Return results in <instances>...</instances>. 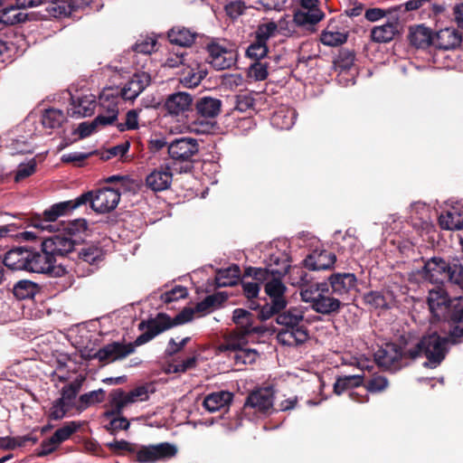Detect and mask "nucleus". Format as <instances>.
<instances>
[{
	"label": "nucleus",
	"mask_w": 463,
	"mask_h": 463,
	"mask_svg": "<svg viewBox=\"0 0 463 463\" xmlns=\"http://www.w3.org/2000/svg\"><path fill=\"white\" fill-rule=\"evenodd\" d=\"M290 280L292 285L300 288L302 301L317 313L331 315L340 310L342 302L332 296L327 283L312 282L309 274L301 268L292 269Z\"/></svg>",
	"instance_id": "f257e3e1"
},
{
	"label": "nucleus",
	"mask_w": 463,
	"mask_h": 463,
	"mask_svg": "<svg viewBox=\"0 0 463 463\" xmlns=\"http://www.w3.org/2000/svg\"><path fill=\"white\" fill-rule=\"evenodd\" d=\"M448 322L449 326V335L441 337L437 333H431L424 335L420 341L415 345V348L410 351L412 359L420 356H425L427 361L423 364L424 366L430 368H436L444 360L448 352V344H457L463 338V321Z\"/></svg>",
	"instance_id": "f03ea898"
},
{
	"label": "nucleus",
	"mask_w": 463,
	"mask_h": 463,
	"mask_svg": "<svg viewBox=\"0 0 463 463\" xmlns=\"http://www.w3.org/2000/svg\"><path fill=\"white\" fill-rule=\"evenodd\" d=\"M276 321L282 326L276 336L279 344L297 346L308 339V330L304 320V311L301 308L290 307L279 313Z\"/></svg>",
	"instance_id": "7ed1b4c3"
},
{
	"label": "nucleus",
	"mask_w": 463,
	"mask_h": 463,
	"mask_svg": "<svg viewBox=\"0 0 463 463\" xmlns=\"http://www.w3.org/2000/svg\"><path fill=\"white\" fill-rule=\"evenodd\" d=\"M425 278L432 283H443L445 280L463 289V264L458 260L447 262L445 260L433 257L424 265Z\"/></svg>",
	"instance_id": "20e7f679"
},
{
	"label": "nucleus",
	"mask_w": 463,
	"mask_h": 463,
	"mask_svg": "<svg viewBox=\"0 0 463 463\" xmlns=\"http://www.w3.org/2000/svg\"><path fill=\"white\" fill-rule=\"evenodd\" d=\"M430 313L437 320L463 321V300H449L445 292L440 289H430L428 297Z\"/></svg>",
	"instance_id": "39448f33"
},
{
	"label": "nucleus",
	"mask_w": 463,
	"mask_h": 463,
	"mask_svg": "<svg viewBox=\"0 0 463 463\" xmlns=\"http://www.w3.org/2000/svg\"><path fill=\"white\" fill-rule=\"evenodd\" d=\"M85 200L86 195H80L75 200L54 203L43 212V217L37 216L33 218L31 225L40 231L52 232L57 228V224L52 222H54L59 217L65 216L79 206L82 205Z\"/></svg>",
	"instance_id": "423d86ee"
},
{
	"label": "nucleus",
	"mask_w": 463,
	"mask_h": 463,
	"mask_svg": "<svg viewBox=\"0 0 463 463\" xmlns=\"http://www.w3.org/2000/svg\"><path fill=\"white\" fill-rule=\"evenodd\" d=\"M208 61L216 70L232 68L237 61V51L232 43L226 40L213 39L206 45Z\"/></svg>",
	"instance_id": "0eeeda50"
},
{
	"label": "nucleus",
	"mask_w": 463,
	"mask_h": 463,
	"mask_svg": "<svg viewBox=\"0 0 463 463\" xmlns=\"http://www.w3.org/2000/svg\"><path fill=\"white\" fill-rule=\"evenodd\" d=\"M147 387L142 385L126 392L122 389L113 390L109 394V404L111 411L104 413V417H110L114 414H121L122 411L136 402H144L148 399Z\"/></svg>",
	"instance_id": "6e6552de"
},
{
	"label": "nucleus",
	"mask_w": 463,
	"mask_h": 463,
	"mask_svg": "<svg viewBox=\"0 0 463 463\" xmlns=\"http://www.w3.org/2000/svg\"><path fill=\"white\" fill-rule=\"evenodd\" d=\"M86 195L84 203H90L91 208L99 213H106L113 211L120 201V192L114 188H101L95 192L83 194Z\"/></svg>",
	"instance_id": "1a4fd4ad"
},
{
	"label": "nucleus",
	"mask_w": 463,
	"mask_h": 463,
	"mask_svg": "<svg viewBox=\"0 0 463 463\" xmlns=\"http://www.w3.org/2000/svg\"><path fill=\"white\" fill-rule=\"evenodd\" d=\"M151 78L146 72H137L120 89L107 88L103 90H114L115 102L118 105L120 99L133 101L150 84Z\"/></svg>",
	"instance_id": "9d476101"
},
{
	"label": "nucleus",
	"mask_w": 463,
	"mask_h": 463,
	"mask_svg": "<svg viewBox=\"0 0 463 463\" xmlns=\"http://www.w3.org/2000/svg\"><path fill=\"white\" fill-rule=\"evenodd\" d=\"M414 348L415 346L406 353H403L399 345L392 343L385 344L375 352L374 361L380 367L396 371L402 366V360L404 355L408 354L412 358L410 354V351Z\"/></svg>",
	"instance_id": "9b49d317"
},
{
	"label": "nucleus",
	"mask_w": 463,
	"mask_h": 463,
	"mask_svg": "<svg viewBox=\"0 0 463 463\" xmlns=\"http://www.w3.org/2000/svg\"><path fill=\"white\" fill-rule=\"evenodd\" d=\"M135 451L137 461L139 463H154L175 457L177 449L173 444L164 442L157 445L142 446Z\"/></svg>",
	"instance_id": "f8f14e48"
},
{
	"label": "nucleus",
	"mask_w": 463,
	"mask_h": 463,
	"mask_svg": "<svg viewBox=\"0 0 463 463\" xmlns=\"http://www.w3.org/2000/svg\"><path fill=\"white\" fill-rule=\"evenodd\" d=\"M274 392L270 388H261L252 392L244 404L245 413L250 410L261 414H269L273 411Z\"/></svg>",
	"instance_id": "ddd939ff"
},
{
	"label": "nucleus",
	"mask_w": 463,
	"mask_h": 463,
	"mask_svg": "<svg viewBox=\"0 0 463 463\" xmlns=\"http://www.w3.org/2000/svg\"><path fill=\"white\" fill-rule=\"evenodd\" d=\"M132 354H134L133 345L118 341L105 345L92 355V358L109 364L123 360Z\"/></svg>",
	"instance_id": "4468645a"
},
{
	"label": "nucleus",
	"mask_w": 463,
	"mask_h": 463,
	"mask_svg": "<svg viewBox=\"0 0 463 463\" xmlns=\"http://www.w3.org/2000/svg\"><path fill=\"white\" fill-rule=\"evenodd\" d=\"M169 156L175 161L188 162L199 152L198 141L191 137L173 140L167 146Z\"/></svg>",
	"instance_id": "2eb2a0df"
},
{
	"label": "nucleus",
	"mask_w": 463,
	"mask_h": 463,
	"mask_svg": "<svg viewBox=\"0 0 463 463\" xmlns=\"http://www.w3.org/2000/svg\"><path fill=\"white\" fill-rule=\"evenodd\" d=\"M114 90H102L99 102L103 112L99 113L93 120L97 127L113 124L118 114V105L115 102Z\"/></svg>",
	"instance_id": "dca6fc26"
},
{
	"label": "nucleus",
	"mask_w": 463,
	"mask_h": 463,
	"mask_svg": "<svg viewBox=\"0 0 463 463\" xmlns=\"http://www.w3.org/2000/svg\"><path fill=\"white\" fill-rule=\"evenodd\" d=\"M74 246L75 240L65 232L45 238L42 242L43 250L51 254L54 260L56 256H65L71 252Z\"/></svg>",
	"instance_id": "f3484780"
},
{
	"label": "nucleus",
	"mask_w": 463,
	"mask_h": 463,
	"mask_svg": "<svg viewBox=\"0 0 463 463\" xmlns=\"http://www.w3.org/2000/svg\"><path fill=\"white\" fill-rule=\"evenodd\" d=\"M193 97L184 91H178L167 96L164 103V109L171 116H183L191 109Z\"/></svg>",
	"instance_id": "a211bd4d"
},
{
	"label": "nucleus",
	"mask_w": 463,
	"mask_h": 463,
	"mask_svg": "<svg viewBox=\"0 0 463 463\" xmlns=\"http://www.w3.org/2000/svg\"><path fill=\"white\" fill-rule=\"evenodd\" d=\"M267 275L264 286L266 294L270 298L271 302H274L277 308H285L287 301L284 295L287 288L281 280L282 276Z\"/></svg>",
	"instance_id": "6ab92c4d"
},
{
	"label": "nucleus",
	"mask_w": 463,
	"mask_h": 463,
	"mask_svg": "<svg viewBox=\"0 0 463 463\" xmlns=\"http://www.w3.org/2000/svg\"><path fill=\"white\" fill-rule=\"evenodd\" d=\"M26 270L36 273H52L55 260L42 249L41 252L30 250Z\"/></svg>",
	"instance_id": "aec40b11"
},
{
	"label": "nucleus",
	"mask_w": 463,
	"mask_h": 463,
	"mask_svg": "<svg viewBox=\"0 0 463 463\" xmlns=\"http://www.w3.org/2000/svg\"><path fill=\"white\" fill-rule=\"evenodd\" d=\"M173 175L169 166H160L152 171L146 178L147 187L155 192L164 191L169 188Z\"/></svg>",
	"instance_id": "412c9836"
},
{
	"label": "nucleus",
	"mask_w": 463,
	"mask_h": 463,
	"mask_svg": "<svg viewBox=\"0 0 463 463\" xmlns=\"http://www.w3.org/2000/svg\"><path fill=\"white\" fill-rule=\"evenodd\" d=\"M96 108L95 96L84 95L81 97H72L68 114L71 117L83 118L90 116Z\"/></svg>",
	"instance_id": "4be33fe9"
},
{
	"label": "nucleus",
	"mask_w": 463,
	"mask_h": 463,
	"mask_svg": "<svg viewBox=\"0 0 463 463\" xmlns=\"http://www.w3.org/2000/svg\"><path fill=\"white\" fill-rule=\"evenodd\" d=\"M328 279L332 293L337 296L347 295L356 286V277L353 273H335Z\"/></svg>",
	"instance_id": "5701e85b"
},
{
	"label": "nucleus",
	"mask_w": 463,
	"mask_h": 463,
	"mask_svg": "<svg viewBox=\"0 0 463 463\" xmlns=\"http://www.w3.org/2000/svg\"><path fill=\"white\" fill-rule=\"evenodd\" d=\"M432 41L434 47L449 50L460 44L462 36L455 28H444L436 33Z\"/></svg>",
	"instance_id": "b1692460"
},
{
	"label": "nucleus",
	"mask_w": 463,
	"mask_h": 463,
	"mask_svg": "<svg viewBox=\"0 0 463 463\" xmlns=\"http://www.w3.org/2000/svg\"><path fill=\"white\" fill-rule=\"evenodd\" d=\"M336 257L327 250L314 251L304 260L305 266L311 270L330 269L335 262Z\"/></svg>",
	"instance_id": "393cba45"
},
{
	"label": "nucleus",
	"mask_w": 463,
	"mask_h": 463,
	"mask_svg": "<svg viewBox=\"0 0 463 463\" xmlns=\"http://www.w3.org/2000/svg\"><path fill=\"white\" fill-rule=\"evenodd\" d=\"M30 250L17 248L9 250L2 261L5 267L12 270H26Z\"/></svg>",
	"instance_id": "a878e982"
},
{
	"label": "nucleus",
	"mask_w": 463,
	"mask_h": 463,
	"mask_svg": "<svg viewBox=\"0 0 463 463\" xmlns=\"http://www.w3.org/2000/svg\"><path fill=\"white\" fill-rule=\"evenodd\" d=\"M171 327H173L172 318L163 313L158 314L155 318L142 321L138 325L139 330L146 329L153 334L154 337Z\"/></svg>",
	"instance_id": "bb28decb"
},
{
	"label": "nucleus",
	"mask_w": 463,
	"mask_h": 463,
	"mask_svg": "<svg viewBox=\"0 0 463 463\" xmlns=\"http://www.w3.org/2000/svg\"><path fill=\"white\" fill-rule=\"evenodd\" d=\"M232 393L221 391L208 394L203 400V407L210 412L226 408L232 401Z\"/></svg>",
	"instance_id": "cd10ccee"
},
{
	"label": "nucleus",
	"mask_w": 463,
	"mask_h": 463,
	"mask_svg": "<svg viewBox=\"0 0 463 463\" xmlns=\"http://www.w3.org/2000/svg\"><path fill=\"white\" fill-rule=\"evenodd\" d=\"M289 267L288 256L285 252L271 253L269 257L266 273L284 276L288 271Z\"/></svg>",
	"instance_id": "c85d7f7f"
},
{
	"label": "nucleus",
	"mask_w": 463,
	"mask_h": 463,
	"mask_svg": "<svg viewBox=\"0 0 463 463\" xmlns=\"http://www.w3.org/2000/svg\"><path fill=\"white\" fill-rule=\"evenodd\" d=\"M439 223L444 230L463 229V211L455 207L445 211L439 215Z\"/></svg>",
	"instance_id": "c756f323"
},
{
	"label": "nucleus",
	"mask_w": 463,
	"mask_h": 463,
	"mask_svg": "<svg viewBox=\"0 0 463 463\" xmlns=\"http://www.w3.org/2000/svg\"><path fill=\"white\" fill-rule=\"evenodd\" d=\"M196 110L199 115L207 118H213L219 115L222 108V101L212 97H203L196 102Z\"/></svg>",
	"instance_id": "7c9ffc66"
},
{
	"label": "nucleus",
	"mask_w": 463,
	"mask_h": 463,
	"mask_svg": "<svg viewBox=\"0 0 463 463\" xmlns=\"http://www.w3.org/2000/svg\"><path fill=\"white\" fill-rule=\"evenodd\" d=\"M409 40L410 43L417 48H426L430 44L433 45L431 31L423 25L411 27Z\"/></svg>",
	"instance_id": "2f4dec72"
},
{
	"label": "nucleus",
	"mask_w": 463,
	"mask_h": 463,
	"mask_svg": "<svg viewBox=\"0 0 463 463\" xmlns=\"http://www.w3.org/2000/svg\"><path fill=\"white\" fill-rule=\"evenodd\" d=\"M398 26V22L393 21L373 27L371 32L372 40L376 43H388L392 41L399 32Z\"/></svg>",
	"instance_id": "473e14b6"
},
{
	"label": "nucleus",
	"mask_w": 463,
	"mask_h": 463,
	"mask_svg": "<svg viewBox=\"0 0 463 463\" xmlns=\"http://www.w3.org/2000/svg\"><path fill=\"white\" fill-rule=\"evenodd\" d=\"M80 262L78 266H81L84 263L90 264V266H98L104 258V251L101 248L90 245L83 247L78 253Z\"/></svg>",
	"instance_id": "72a5a7b5"
},
{
	"label": "nucleus",
	"mask_w": 463,
	"mask_h": 463,
	"mask_svg": "<svg viewBox=\"0 0 463 463\" xmlns=\"http://www.w3.org/2000/svg\"><path fill=\"white\" fill-rule=\"evenodd\" d=\"M295 120V110L288 108H281L278 109L271 117L272 126L279 129H290L294 126Z\"/></svg>",
	"instance_id": "f704fd0d"
},
{
	"label": "nucleus",
	"mask_w": 463,
	"mask_h": 463,
	"mask_svg": "<svg viewBox=\"0 0 463 463\" xmlns=\"http://www.w3.org/2000/svg\"><path fill=\"white\" fill-rule=\"evenodd\" d=\"M250 333H245L244 331L237 329L230 334L226 338L225 343L222 345L223 351H229V354H234L238 350H242L248 343V335Z\"/></svg>",
	"instance_id": "c9c22d12"
},
{
	"label": "nucleus",
	"mask_w": 463,
	"mask_h": 463,
	"mask_svg": "<svg viewBox=\"0 0 463 463\" xmlns=\"http://www.w3.org/2000/svg\"><path fill=\"white\" fill-rule=\"evenodd\" d=\"M196 34L187 28L176 26L168 32V39L179 46H190L194 43Z\"/></svg>",
	"instance_id": "e433bc0d"
},
{
	"label": "nucleus",
	"mask_w": 463,
	"mask_h": 463,
	"mask_svg": "<svg viewBox=\"0 0 463 463\" xmlns=\"http://www.w3.org/2000/svg\"><path fill=\"white\" fill-rule=\"evenodd\" d=\"M23 7L18 6L15 2V5H10L8 7L0 10V17L5 26L14 25L24 22L27 19V14L21 11Z\"/></svg>",
	"instance_id": "4c0bfd02"
},
{
	"label": "nucleus",
	"mask_w": 463,
	"mask_h": 463,
	"mask_svg": "<svg viewBox=\"0 0 463 463\" xmlns=\"http://www.w3.org/2000/svg\"><path fill=\"white\" fill-rule=\"evenodd\" d=\"M241 270L237 265L225 269H221L215 277V284L218 288L232 287L237 284Z\"/></svg>",
	"instance_id": "58836bf2"
},
{
	"label": "nucleus",
	"mask_w": 463,
	"mask_h": 463,
	"mask_svg": "<svg viewBox=\"0 0 463 463\" xmlns=\"http://www.w3.org/2000/svg\"><path fill=\"white\" fill-rule=\"evenodd\" d=\"M324 14L320 9H298L294 14V22L298 25H313L320 22Z\"/></svg>",
	"instance_id": "ea45409f"
},
{
	"label": "nucleus",
	"mask_w": 463,
	"mask_h": 463,
	"mask_svg": "<svg viewBox=\"0 0 463 463\" xmlns=\"http://www.w3.org/2000/svg\"><path fill=\"white\" fill-rule=\"evenodd\" d=\"M232 319L237 326V329L250 334L257 332L256 328L252 326L253 316L250 312L242 308H236L233 311Z\"/></svg>",
	"instance_id": "a19ab883"
},
{
	"label": "nucleus",
	"mask_w": 463,
	"mask_h": 463,
	"mask_svg": "<svg viewBox=\"0 0 463 463\" xmlns=\"http://www.w3.org/2000/svg\"><path fill=\"white\" fill-rule=\"evenodd\" d=\"M38 285L31 280H20L13 288V293L18 299L32 298L38 292Z\"/></svg>",
	"instance_id": "79ce46f5"
},
{
	"label": "nucleus",
	"mask_w": 463,
	"mask_h": 463,
	"mask_svg": "<svg viewBox=\"0 0 463 463\" xmlns=\"http://www.w3.org/2000/svg\"><path fill=\"white\" fill-rule=\"evenodd\" d=\"M64 113L56 109H46L42 116V124L45 128H56L65 121Z\"/></svg>",
	"instance_id": "37998d69"
},
{
	"label": "nucleus",
	"mask_w": 463,
	"mask_h": 463,
	"mask_svg": "<svg viewBox=\"0 0 463 463\" xmlns=\"http://www.w3.org/2000/svg\"><path fill=\"white\" fill-rule=\"evenodd\" d=\"M230 359L233 360L235 365L252 364L259 357V353L255 349L244 348L238 350L234 354H229Z\"/></svg>",
	"instance_id": "c03bdc74"
},
{
	"label": "nucleus",
	"mask_w": 463,
	"mask_h": 463,
	"mask_svg": "<svg viewBox=\"0 0 463 463\" xmlns=\"http://www.w3.org/2000/svg\"><path fill=\"white\" fill-rule=\"evenodd\" d=\"M80 422H67L61 428L56 430V431L52 434V437L60 445L63 441L69 439L71 436L80 429Z\"/></svg>",
	"instance_id": "a18cd8bd"
},
{
	"label": "nucleus",
	"mask_w": 463,
	"mask_h": 463,
	"mask_svg": "<svg viewBox=\"0 0 463 463\" xmlns=\"http://www.w3.org/2000/svg\"><path fill=\"white\" fill-rule=\"evenodd\" d=\"M205 76L206 71L197 68V71H195L194 69L191 68L187 72H184V77L181 79V82L188 88L196 87L201 83Z\"/></svg>",
	"instance_id": "49530a36"
},
{
	"label": "nucleus",
	"mask_w": 463,
	"mask_h": 463,
	"mask_svg": "<svg viewBox=\"0 0 463 463\" xmlns=\"http://www.w3.org/2000/svg\"><path fill=\"white\" fill-rule=\"evenodd\" d=\"M156 39L153 36H140L133 46V50L137 53L151 54L156 46Z\"/></svg>",
	"instance_id": "de8ad7c7"
},
{
	"label": "nucleus",
	"mask_w": 463,
	"mask_h": 463,
	"mask_svg": "<svg viewBox=\"0 0 463 463\" xmlns=\"http://www.w3.org/2000/svg\"><path fill=\"white\" fill-rule=\"evenodd\" d=\"M71 409V408L64 402H62L60 399H56L55 401L52 402L49 409L48 417L50 420H61L66 416L67 412Z\"/></svg>",
	"instance_id": "09e8293b"
},
{
	"label": "nucleus",
	"mask_w": 463,
	"mask_h": 463,
	"mask_svg": "<svg viewBox=\"0 0 463 463\" xmlns=\"http://www.w3.org/2000/svg\"><path fill=\"white\" fill-rule=\"evenodd\" d=\"M80 392V384L76 383H69L62 387L61 397L59 398L71 408L74 406L75 399Z\"/></svg>",
	"instance_id": "8fccbe9b"
},
{
	"label": "nucleus",
	"mask_w": 463,
	"mask_h": 463,
	"mask_svg": "<svg viewBox=\"0 0 463 463\" xmlns=\"http://www.w3.org/2000/svg\"><path fill=\"white\" fill-rule=\"evenodd\" d=\"M346 34L340 32L325 31L321 34V42L325 45L337 46L346 42Z\"/></svg>",
	"instance_id": "3c124183"
},
{
	"label": "nucleus",
	"mask_w": 463,
	"mask_h": 463,
	"mask_svg": "<svg viewBox=\"0 0 463 463\" xmlns=\"http://www.w3.org/2000/svg\"><path fill=\"white\" fill-rule=\"evenodd\" d=\"M188 292L185 287L175 286L172 289L161 294L160 298L165 303H171L182 298H185Z\"/></svg>",
	"instance_id": "603ef678"
},
{
	"label": "nucleus",
	"mask_w": 463,
	"mask_h": 463,
	"mask_svg": "<svg viewBox=\"0 0 463 463\" xmlns=\"http://www.w3.org/2000/svg\"><path fill=\"white\" fill-rule=\"evenodd\" d=\"M268 52V47L266 43L256 38V41L252 43L247 49L246 54L248 57L254 60H260L266 56Z\"/></svg>",
	"instance_id": "864d4df0"
},
{
	"label": "nucleus",
	"mask_w": 463,
	"mask_h": 463,
	"mask_svg": "<svg viewBox=\"0 0 463 463\" xmlns=\"http://www.w3.org/2000/svg\"><path fill=\"white\" fill-rule=\"evenodd\" d=\"M50 3L53 5L52 10L55 15H68L76 7V0H50Z\"/></svg>",
	"instance_id": "5fc2aeb1"
},
{
	"label": "nucleus",
	"mask_w": 463,
	"mask_h": 463,
	"mask_svg": "<svg viewBox=\"0 0 463 463\" xmlns=\"http://www.w3.org/2000/svg\"><path fill=\"white\" fill-rule=\"evenodd\" d=\"M104 398V391L102 389H99L80 395V402L83 404V409H85L92 404L103 402Z\"/></svg>",
	"instance_id": "6e6d98bb"
},
{
	"label": "nucleus",
	"mask_w": 463,
	"mask_h": 463,
	"mask_svg": "<svg viewBox=\"0 0 463 463\" xmlns=\"http://www.w3.org/2000/svg\"><path fill=\"white\" fill-rule=\"evenodd\" d=\"M35 169L36 160L34 158L31 159L27 163L19 164L15 173L14 180L16 182L24 180V178L32 175L35 172Z\"/></svg>",
	"instance_id": "4d7b16f0"
},
{
	"label": "nucleus",
	"mask_w": 463,
	"mask_h": 463,
	"mask_svg": "<svg viewBox=\"0 0 463 463\" xmlns=\"http://www.w3.org/2000/svg\"><path fill=\"white\" fill-rule=\"evenodd\" d=\"M278 26L274 22H269L259 25L256 31V38L266 43L270 37L274 36Z\"/></svg>",
	"instance_id": "13d9d810"
},
{
	"label": "nucleus",
	"mask_w": 463,
	"mask_h": 463,
	"mask_svg": "<svg viewBox=\"0 0 463 463\" xmlns=\"http://www.w3.org/2000/svg\"><path fill=\"white\" fill-rule=\"evenodd\" d=\"M388 387V380L382 375H374L365 384V389L370 392H381Z\"/></svg>",
	"instance_id": "bf43d9fd"
},
{
	"label": "nucleus",
	"mask_w": 463,
	"mask_h": 463,
	"mask_svg": "<svg viewBox=\"0 0 463 463\" xmlns=\"http://www.w3.org/2000/svg\"><path fill=\"white\" fill-rule=\"evenodd\" d=\"M117 414L108 417L110 420L106 426V429L112 434L116 433L119 430H126L129 428V421L125 417H114Z\"/></svg>",
	"instance_id": "052dcab7"
},
{
	"label": "nucleus",
	"mask_w": 463,
	"mask_h": 463,
	"mask_svg": "<svg viewBox=\"0 0 463 463\" xmlns=\"http://www.w3.org/2000/svg\"><path fill=\"white\" fill-rule=\"evenodd\" d=\"M87 229V222L83 219L73 220L72 222L63 224V232L72 237L77 233H80Z\"/></svg>",
	"instance_id": "680f3d73"
},
{
	"label": "nucleus",
	"mask_w": 463,
	"mask_h": 463,
	"mask_svg": "<svg viewBox=\"0 0 463 463\" xmlns=\"http://www.w3.org/2000/svg\"><path fill=\"white\" fill-rule=\"evenodd\" d=\"M249 74L256 80H263L268 76V68L266 63L257 61L250 65Z\"/></svg>",
	"instance_id": "e2e57ef3"
},
{
	"label": "nucleus",
	"mask_w": 463,
	"mask_h": 463,
	"mask_svg": "<svg viewBox=\"0 0 463 463\" xmlns=\"http://www.w3.org/2000/svg\"><path fill=\"white\" fill-rule=\"evenodd\" d=\"M219 298H221L222 301L225 299V297H222V294L207 296L203 301L196 305L195 308H194V312H205L209 310L215 305Z\"/></svg>",
	"instance_id": "0e129e2a"
},
{
	"label": "nucleus",
	"mask_w": 463,
	"mask_h": 463,
	"mask_svg": "<svg viewBox=\"0 0 463 463\" xmlns=\"http://www.w3.org/2000/svg\"><path fill=\"white\" fill-rule=\"evenodd\" d=\"M254 105V99L249 94H239L236 97L235 109L244 112Z\"/></svg>",
	"instance_id": "69168bd1"
},
{
	"label": "nucleus",
	"mask_w": 463,
	"mask_h": 463,
	"mask_svg": "<svg viewBox=\"0 0 463 463\" xmlns=\"http://www.w3.org/2000/svg\"><path fill=\"white\" fill-rule=\"evenodd\" d=\"M138 127V117L136 110H129L126 116V122L124 124H118V128L120 131L126 129H136Z\"/></svg>",
	"instance_id": "338daca9"
},
{
	"label": "nucleus",
	"mask_w": 463,
	"mask_h": 463,
	"mask_svg": "<svg viewBox=\"0 0 463 463\" xmlns=\"http://www.w3.org/2000/svg\"><path fill=\"white\" fill-rule=\"evenodd\" d=\"M194 309L187 307L178 313L174 319H172L173 326L183 325L193 320L194 315Z\"/></svg>",
	"instance_id": "774afa93"
}]
</instances>
